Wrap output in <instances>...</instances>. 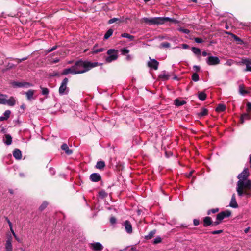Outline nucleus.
Returning <instances> with one entry per match:
<instances>
[{
  "instance_id": "nucleus-59",
  "label": "nucleus",
  "mask_w": 251,
  "mask_h": 251,
  "mask_svg": "<svg viewBox=\"0 0 251 251\" xmlns=\"http://www.w3.org/2000/svg\"><path fill=\"white\" fill-rule=\"evenodd\" d=\"M27 59V57H24L21 59H18V62L20 63L23 61Z\"/></svg>"
},
{
  "instance_id": "nucleus-27",
  "label": "nucleus",
  "mask_w": 251,
  "mask_h": 251,
  "mask_svg": "<svg viewBox=\"0 0 251 251\" xmlns=\"http://www.w3.org/2000/svg\"><path fill=\"white\" fill-rule=\"evenodd\" d=\"M226 109V106L222 104H219L216 108L217 112H223Z\"/></svg>"
},
{
  "instance_id": "nucleus-5",
  "label": "nucleus",
  "mask_w": 251,
  "mask_h": 251,
  "mask_svg": "<svg viewBox=\"0 0 251 251\" xmlns=\"http://www.w3.org/2000/svg\"><path fill=\"white\" fill-rule=\"evenodd\" d=\"M68 79L65 78L61 83L59 88V93L60 95H67L69 92V88L67 87Z\"/></svg>"
},
{
  "instance_id": "nucleus-34",
  "label": "nucleus",
  "mask_w": 251,
  "mask_h": 251,
  "mask_svg": "<svg viewBox=\"0 0 251 251\" xmlns=\"http://www.w3.org/2000/svg\"><path fill=\"white\" fill-rule=\"evenodd\" d=\"M207 113H208V110L205 108H202L201 110V111L198 113V115L199 117H202V116L206 115L207 114Z\"/></svg>"
},
{
  "instance_id": "nucleus-8",
  "label": "nucleus",
  "mask_w": 251,
  "mask_h": 251,
  "mask_svg": "<svg viewBox=\"0 0 251 251\" xmlns=\"http://www.w3.org/2000/svg\"><path fill=\"white\" fill-rule=\"evenodd\" d=\"M123 225L126 233L128 234H131L132 233V226L131 223L128 220H126L124 222Z\"/></svg>"
},
{
  "instance_id": "nucleus-63",
  "label": "nucleus",
  "mask_w": 251,
  "mask_h": 251,
  "mask_svg": "<svg viewBox=\"0 0 251 251\" xmlns=\"http://www.w3.org/2000/svg\"><path fill=\"white\" fill-rule=\"evenodd\" d=\"M221 222V221H218L216 220V221L215 222H214V223L213 224V225L214 226H216V225H218L220 224V223Z\"/></svg>"
},
{
  "instance_id": "nucleus-29",
  "label": "nucleus",
  "mask_w": 251,
  "mask_h": 251,
  "mask_svg": "<svg viewBox=\"0 0 251 251\" xmlns=\"http://www.w3.org/2000/svg\"><path fill=\"white\" fill-rule=\"evenodd\" d=\"M229 34L232 35V37L233 38L234 40L238 42V44H242L243 43V40L239 37H238L237 36L232 33Z\"/></svg>"
},
{
  "instance_id": "nucleus-18",
  "label": "nucleus",
  "mask_w": 251,
  "mask_h": 251,
  "mask_svg": "<svg viewBox=\"0 0 251 251\" xmlns=\"http://www.w3.org/2000/svg\"><path fill=\"white\" fill-rule=\"evenodd\" d=\"M77 72H75V70L73 66L71 68L64 69L62 73V75H67L69 74H75V73Z\"/></svg>"
},
{
  "instance_id": "nucleus-40",
  "label": "nucleus",
  "mask_w": 251,
  "mask_h": 251,
  "mask_svg": "<svg viewBox=\"0 0 251 251\" xmlns=\"http://www.w3.org/2000/svg\"><path fill=\"white\" fill-rule=\"evenodd\" d=\"M121 54L125 55L129 52V50L127 48H124L121 50Z\"/></svg>"
},
{
  "instance_id": "nucleus-1",
  "label": "nucleus",
  "mask_w": 251,
  "mask_h": 251,
  "mask_svg": "<svg viewBox=\"0 0 251 251\" xmlns=\"http://www.w3.org/2000/svg\"><path fill=\"white\" fill-rule=\"evenodd\" d=\"M249 175V169L246 168L237 176L238 181L236 189L239 197H251V180L248 179Z\"/></svg>"
},
{
  "instance_id": "nucleus-4",
  "label": "nucleus",
  "mask_w": 251,
  "mask_h": 251,
  "mask_svg": "<svg viewBox=\"0 0 251 251\" xmlns=\"http://www.w3.org/2000/svg\"><path fill=\"white\" fill-rule=\"evenodd\" d=\"M108 56L105 58L107 63H110L118 58V50L115 49H109L107 51Z\"/></svg>"
},
{
  "instance_id": "nucleus-20",
  "label": "nucleus",
  "mask_w": 251,
  "mask_h": 251,
  "mask_svg": "<svg viewBox=\"0 0 251 251\" xmlns=\"http://www.w3.org/2000/svg\"><path fill=\"white\" fill-rule=\"evenodd\" d=\"M12 139V137L10 134H6L3 141L6 145L9 146L11 144Z\"/></svg>"
},
{
  "instance_id": "nucleus-2",
  "label": "nucleus",
  "mask_w": 251,
  "mask_h": 251,
  "mask_svg": "<svg viewBox=\"0 0 251 251\" xmlns=\"http://www.w3.org/2000/svg\"><path fill=\"white\" fill-rule=\"evenodd\" d=\"M142 21L148 24L149 25H162L166 22H172L175 24H177L178 23L177 20L174 18L163 17H157L151 18L144 17L142 19Z\"/></svg>"
},
{
  "instance_id": "nucleus-11",
  "label": "nucleus",
  "mask_w": 251,
  "mask_h": 251,
  "mask_svg": "<svg viewBox=\"0 0 251 251\" xmlns=\"http://www.w3.org/2000/svg\"><path fill=\"white\" fill-rule=\"evenodd\" d=\"M90 179L92 182H97L100 180L101 176L98 173H94L90 176Z\"/></svg>"
},
{
  "instance_id": "nucleus-62",
  "label": "nucleus",
  "mask_w": 251,
  "mask_h": 251,
  "mask_svg": "<svg viewBox=\"0 0 251 251\" xmlns=\"http://www.w3.org/2000/svg\"><path fill=\"white\" fill-rule=\"evenodd\" d=\"M50 172L51 175H54L55 174V171L53 168H50Z\"/></svg>"
},
{
  "instance_id": "nucleus-47",
  "label": "nucleus",
  "mask_w": 251,
  "mask_h": 251,
  "mask_svg": "<svg viewBox=\"0 0 251 251\" xmlns=\"http://www.w3.org/2000/svg\"><path fill=\"white\" fill-rule=\"evenodd\" d=\"M47 205H48V203L46 201H44V202H43V203L40 206L39 209L41 211H42L44 209H45V208L47 207Z\"/></svg>"
},
{
  "instance_id": "nucleus-32",
  "label": "nucleus",
  "mask_w": 251,
  "mask_h": 251,
  "mask_svg": "<svg viewBox=\"0 0 251 251\" xmlns=\"http://www.w3.org/2000/svg\"><path fill=\"white\" fill-rule=\"evenodd\" d=\"M191 50L195 55H200L201 52V50L196 47H192L191 48Z\"/></svg>"
},
{
  "instance_id": "nucleus-58",
  "label": "nucleus",
  "mask_w": 251,
  "mask_h": 251,
  "mask_svg": "<svg viewBox=\"0 0 251 251\" xmlns=\"http://www.w3.org/2000/svg\"><path fill=\"white\" fill-rule=\"evenodd\" d=\"M182 47L184 49H187L189 48V46L186 44H182Z\"/></svg>"
},
{
  "instance_id": "nucleus-54",
  "label": "nucleus",
  "mask_w": 251,
  "mask_h": 251,
  "mask_svg": "<svg viewBox=\"0 0 251 251\" xmlns=\"http://www.w3.org/2000/svg\"><path fill=\"white\" fill-rule=\"evenodd\" d=\"M133 59V56L131 55H127L126 57V60L127 61H131Z\"/></svg>"
},
{
  "instance_id": "nucleus-37",
  "label": "nucleus",
  "mask_w": 251,
  "mask_h": 251,
  "mask_svg": "<svg viewBox=\"0 0 251 251\" xmlns=\"http://www.w3.org/2000/svg\"><path fill=\"white\" fill-rule=\"evenodd\" d=\"M192 80L195 82H197L199 80V75L197 73H194L192 76Z\"/></svg>"
},
{
  "instance_id": "nucleus-26",
  "label": "nucleus",
  "mask_w": 251,
  "mask_h": 251,
  "mask_svg": "<svg viewBox=\"0 0 251 251\" xmlns=\"http://www.w3.org/2000/svg\"><path fill=\"white\" fill-rule=\"evenodd\" d=\"M105 163L104 161H100L97 162L96 167L97 169H102L105 167Z\"/></svg>"
},
{
  "instance_id": "nucleus-25",
  "label": "nucleus",
  "mask_w": 251,
  "mask_h": 251,
  "mask_svg": "<svg viewBox=\"0 0 251 251\" xmlns=\"http://www.w3.org/2000/svg\"><path fill=\"white\" fill-rule=\"evenodd\" d=\"M123 38H128L130 41H133L134 39V36L127 33H124L121 34Z\"/></svg>"
},
{
  "instance_id": "nucleus-56",
  "label": "nucleus",
  "mask_w": 251,
  "mask_h": 251,
  "mask_svg": "<svg viewBox=\"0 0 251 251\" xmlns=\"http://www.w3.org/2000/svg\"><path fill=\"white\" fill-rule=\"evenodd\" d=\"M193 223L195 226H198L200 224L199 220L198 219H194L193 220Z\"/></svg>"
},
{
  "instance_id": "nucleus-57",
  "label": "nucleus",
  "mask_w": 251,
  "mask_h": 251,
  "mask_svg": "<svg viewBox=\"0 0 251 251\" xmlns=\"http://www.w3.org/2000/svg\"><path fill=\"white\" fill-rule=\"evenodd\" d=\"M193 68L195 71H199L200 70V67L199 66L195 65L193 67Z\"/></svg>"
},
{
  "instance_id": "nucleus-53",
  "label": "nucleus",
  "mask_w": 251,
  "mask_h": 251,
  "mask_svg": "<svg viewBox=\"0 0 251 251\" xmlns=\"http://www.w3.org/2000/svg\"><path fill=\"white\" fill-rule=\"evenodd\" d=\"M223 232L222 230H214L212 232V234L215 235L222 233Z\"/></svg>"
},
{
  "instance_id": "nucleus-28",
  "label": "nucleus",
  "mask_w": 251,
  "mask_h": 251,
  "mask_svg": "<svg viewBox=\"0 0 251 251\" xmlns=\"http://www.w3.org/2000/svg\"><path fill=\"white\" fill-rule=\"evenodd\" d=\"M113 30L112 29H108L104 36V39H108L113 34Z\"/></svg>"
},
{
  "instance_id": "nucleus-49",
  "label": "nucleus",
  "mask_w": 251,
  "mask_h": 251,
  "mask_svg": "<svg viewBox=\"0 0 251 251\" xmlns=\"http://www.w3.org/2000/svg\"><path fill=\"white\" fill-rule=\"evenodd\" d=\"M42 94L43 95H47L49 94V90L47 88H41Z\"/></svg>"
},
{
  "instance_id": "nucleus-64",
  "label": "nucleus",
  "mask_w": 251,
  "mask_h": 251,
  "mask_svg": "<svg viewBox=\"0 0 251 251\" xmlns=\"http://www.w3.org/2000/svg\"><path fill=\"white\" fill-rule=\"evenodd\" d=\"M9 228H10V231H11V233L12 234L13 236H14V234H16L12 227H11Z\"/></svg>"
},
{
  "instance_id": "nucleus-55",
  "label": "nucleus",
  "mask_w": 251,
  "mask_h": 251,
  "mask_svg": "<svg viewBox=\"0 0 251 251\" xmlns=\"http://www.w3.org/2000/svg\"><path fill=\"white\" fill-rule=\"evenodd\" d=\"M6 221H7V222L9 225V228H10L11 227H12V223L10 222V221L9 220V219L7 217H6Z\"/></svg>"
},
{
  "instance_id": "nucleus-31",
  "label": "nucleus",
  "mask_w": 251,
  "mask_h": 251,
  "mask_svg": "<svg viewBox=\"0 0 251 251\" xmlns=\"http://www.w3.org/2000/svg\"><path fill=\"white\" fill-rule=\"evenodd\" d=\"M7 97V96L6 95L0 93V104H5V99Z\"/></svg>"
},
{
  "instance_id": "nucleus-50",
  "label": "nucleus",
  "mask_w": 251,
  "mask_h": 251,
  "mask_svg": "<svg viewBox=\"0 0 251 251\" xmlns=\"http://www.w3.org/2000/svg\"><path fill=\"white\" fill-rule=\"evenodd\" d=\"M110 222L112 224H114L116 223V219L114 217H111L110 218Z\"/></svg>"
},
{
  "instance_id": "nucleus-12",
  "label": "nucleus",
  "mask_w": 251,
  "mask_h": 251,
  "mask_svg": "<svg viewBox=\"0 0 251 251\" xmlns=\"http://www.w3.org/2000/svg\"><path fill=\"white\" fill-rule=\"evenodd\" d=\"M241 62L246 66L245 71L251 72V66H250L251 65V59H243Z\"/></svg>"
},
{
  "instance_id": "nucleus-61",
  "label": "nucleus",
  "mask_w": 251,
  "mask_h": 251,
  "mask_svg": "<svg viewBox=\"0 0 251 251\" xmlns=\"http://www.w3.org/2000/svg\"><path fill=\"white\" fill-rule=\"evenodd\" d=\"M14 238L18 242H21V240L19 239V238L16 235V234H14L13 236Z\"/></svg>"
},
{
  "instance_id": "nucleus-36",
  "label": "nucleus",
  "mask_w": 251,
  "mask_h": 251,
  "mask_svg": "<svg viewBox=\"0 0 251 251\" xmlns=\"http://www.w3.org/2000/svg\"><path fill=\"white\" fill-rule=\"evenodd\" d=\"M5 251H13L12 243H5Z\"/></svg>"
},
{
  "instance_id": "nucleus-14",
  "label": "nucleus",
  "mask_w": 251,
  "mask_h": 251,
  "mask_svg": "<svg viewBox=\"0 0 251 251\" xmlns=\"http://www.w3.org/2000/svg\"><path fill=\"white\" fill-rule=\"evenodd\" d=\"M13 85L17 87H28L32 86V84L28 82H15Z\"/></svg>"
},
{
  "instance_id": "nucleus-10",
  "label": "nucleus",
  "mask_w": 251,
  "mask_h": 251,
  "mask_svg": "<svg viewBox=\"0 0 251 251\" xmlns=\"http://www.w3.org/2000/svg\"><path fill=\"white\" fill-rule=\"evenodd\" d=\"M150 61L148 62V65L150 68H153L154 70H156L158 69L159 63L156 60L154 59H151L150 58Z\"/></svg>"
},
{
  "instance_id": "nucleus-42",
  "label": "nucleus",
  "mask_w": 251,
  "mask_h": 251,
  "mask_svg": "<svg viewBox=\"0 0 251 251\" xmlns=\"http://www.w3.org/2000/svg\"><path fill=\"white\" fill-rule=\"evenodd\" d=\"M7 239L6 241V243H12V236L10 234L7 233L6 235Z\"/></svg>"
},
{
  "instance_id": "nucleus-33",
  "label": "nucleus",
  "mask_w": 251,
  "mask_h": 251,
  "mask_svg": "<svg viewBox=\"0 0 251 251\" xmlns=\"http://www.w3.org/2000/svg\"><path fill=\"white\" fill-rule=\"evenodd\" d=\"M155 233V230L151 231L147 235L145 236V239H151Z\"/></svg>"
},
{
  "instance_id": "nucleus-41",
  "label": "nucleus",
  "mask_w": 251,
  "mask_h": 251,
  "mask_svg": "<svg viewBox=\"0 0 251 251\" xmlns=\"http://www.w3.org/2000/svg\"><path fill=\"white\" fill-rule=\"evenodd\" d=\"M104 50V49L102 48H100L99 49H96V47H94L93 50V53H98L99 52H102Z\"/></svg>"
},
{
  "instance_id": "nucleus-9",
  "label": "nucleus",
  "mask_w": 251,
  "mask_h": 251,
  "mask_svg": "<svg viewBox=\"0 0 251 251\" xmlns=\"http://www.w3.org/2000/svg\"><path fill=\"white\" fill-rule=\"evenodd\" d=\"M90 248L95 251H101L103 247L100 242H94L90 244Z\"/></svg>"
},
{
  "instance_id": "nucleus-38",
  "label": "nucleus",
  "mask_w": 251,
  "mask_h": 251,
  "mask_svg": "<svg viewBox=\"0 0 251 251\" xmlns=\"http://www.w3.org/2000/svg\"><path fill=\"white\" fill-rule=\"evenodd\" d=\"M239 92L242 95H245L248 93V91L244 89V87L242 85L239 86Z\"/></svg>"
},
{
  "instance_id": "nucleus-46",
  "label": "nucleus",
  "mask_w": 251,
  "mask_h": 251,
  "mask_svg": "<svg viewBox=\"0 0 251 251\" xmlns=\"http://www.w3.org/2000/svg\"><path fill=\"white\" fill-rule=\"evenodd\" d=\"M218 211H219V208H218L211 209L207 211V214L209 215L211 214V213H215L216 212H218Z\"/></svg>"
},
{
  "instance_id": "nucleus-52",
  "label": "nucleus",
  "mask_w": 251,
  "mask_h": 251,
  "mask_svg": "<svg viewBox=\"0 0 251 251\" xmlns=\"http://www.w3.org/2000/svg\"><path fill=\"white\" fill-rule=\"evenodd\" d=\"M247 111L250 112L251 111V103L248 102L247 103Z\"/></svg>"
},
{
  "instance_id": "nucleus-7",
  "label": "nucleus",
  "mask_w": 251,
  "mask_h": 251,
  "mask_svg": "<svg viewBox=\"0 0 251 251\" xmlns=\"http://www.w3.org/2000/svg\"><path fill=\"white\" fill-rule=\"evenodd\" d=\"M231 214L230 211L226 210L218 213L216 216V220L221 221L225 218L229 217Z\"/></svg>"
},
{
  "instance_id": "nucleus-23",
  "label": "nucleus",
  "mask_w": 251,
  "mask_h": 251,
  "mask_svg": "<svg viewBox=\"0 0 251 251\" xmlns=\"http://www.w3.org/2000/svg\"><path fill=\"white\" fill-rule=\"evenodd\" d=\"M212 224L210 217H205L203 219V226L207 227Z\"/></svg>"
},
{
  "instance_id": "nucleus-15",
  "label": "nucleus",
  "mask_w": 251,
  "mask_h": 251,
  "mask_svg": "<svg viewBox=\"0 0 251 251\" xmlns=\"http://www.w3.org/2000/svg\"><path fill=\"white\" fill-rule=\"evenodd\" d=\"M34 92V90L30 89L25 93V94L26 95L28 100L31 101V100L35 99L33 97Z\"/></svg>"
},
{
  "instance_id": "nucleus-21",
  "label": "nucleus",
  "mask_w": 251,
  "mask_h": 251,
  "mask_svg": "<svg viewBox=\"0 0 251 251\" xmlns=\"http://www.w3.org/2000/svg\"><path fill=\"white\" fill-rule=\"evenodd\" d=\"M4 105H8L9 106H13L15 104L16 100L14 97H11L8 100L5 99Z\"/></svg>"
},
{
  "instance_id": "nucleus-30",
  "label": "nucleus",
  "mask_w": 251,
  "mask_h": 251,
  "mask_svg": "<svg viewBox=\"0 0 251 251\" xmlns=\"http://www.w3.org/2000/svg\"><path fill=\"white\" fill-rule=\"evenodd\" d=\"M206 95L203 92H200L198 93V98L201 100H204L206 99Z\"/></svg>"
},
{
  "instance_id": "nucleus-16",
  "label": "nucleus",
  "mask_w": 251,
  "mask_h": 251,
  "mask_svg": "<svg viewBox=\"0 0 251 251\" xmlns=\"http://www.w3.org/2000/svg\"><path fill=\"white\" fill-rule=\"evenodd\" d=\"M13 155L14 157L17 160H20L22 158V153L21 151L18 149H15L13 151Z\"/></svg>"
},
{
  "instance_id": "nucleus-19",
  "label": "nucleus",
  "mask_w": 251,
  "mask_h": 251,
  "mask_svg": "<svg viewBox=\"0 0 251 251\" xmlns=\"http://www.w3.org/2000/svg\"><path fill=\"white\" fill-rule=\"evenodd\" d=\"M170 75L165 71H163L159 75V78L162 81H166L169 79Z\"/></svg>"
},
{
  "instance_id": "nucleus-45",
  "label": "nucleus",
  "mask_w": 251,
  "mask_h": 251,
  "mask_svg": "<svg viewBox=\"0 0 251 251\" xmlns=\"http://www.w3.org/2000/svg\"><path fill=\"white\" fill-rule=\"evenodd\" d=\"M161 241H162L161 238L158 236L154 239L153 243L154 244H156L160 243Z\"/></svg>"
},
{
  "instance_id": "nucleus-44",
  "label": "nucleus",
  "mask_w": 251,
  "mask_h": 251,
  "mask_svg": "<svg viewBox=\"0 0 251 251\" xmlns=\"http://www.w3.org/2000/svg\"><path fill=\"white\" fill-rule=\"evenodd\" d=\"M161 48H166L170 47V44L168 42H163L160 45Z\"/></svg>"
},
{
  "instance_id": "nucleus-22",
  "label": "nucleus",
  "mask_w": 251,
  "mask_h": 251,
  "mask_svg": "<svg viewBox=\"0 0 251 251\" xmlns=\"http://www.w3.org/2000/svg\"><path fill=\"white\" fill-rule=\"evenodd\" d=\"M10 113L11 111L10 110H6L3 113V116L0 117V122L7 120L9 118Z\"/></svg>"
},
{
  "instance_id": "nucleus-60",
  "label": "nucleus",
  "mask_w": 251,
  "mask_h": 251,
  "mask_svg": "<svg viewBox=\"0 0 251 251\" xmlns=\"http://www.w3.org/2000/svg\"><path fill=\"white\" fill-rule=\"evenodd\" d=\"M59 61V59L56 58L53 59V60H52L51 61V63H56L58 62Z\"/></svg>"
},
{
  "instance_id": "nucleus-51",
  "label": "nucleus",
  "mask_w": 251,
  "mask_h": 251,
  "mask_svg": "<svg viewBox=\"0 0 251 251\" xmlns=\"http://www.w3.org/2000/svg\"><path fill=\"white\" fill-rule=\"evenodd\" d=\"M194 40L197 43H201L203 42V40L200 38H195Z\"/></svg>"
},
{
  "instance_id": "nucleus-13",
  "label": "nucleus",
  "mask_w": 251,
  "mask_h": 251,
  "mask_svg": "<svg viewBox=\"0 0 251 251\" xmlns=\"http://www.w3.org/2000/svg\"><path fill=\"white\" fill-rule=\"evenodd\" d=\"M229 206L233 208H237L238 207V205L236 201L235 194H233L232 195L231 201L229 203Z\"/></svg>"
},
{
  "instance_id": "nucleus-6",
  "label": "nucleus",
  "mask_w": 251,
  "mask_h": 251,
  "mask_svg": "<svg viewBox=\"0 0 251 251\" xmlns=\"http://www.w3.org/2000/svg\"><path fill=\"white\" fill-rule=\"evenodd\" d=\"M206 62L208 65H216L220 63V59L217 56H209L206 59Z\"/></svg>"
},
{
  "instance_id": "nucleus-17",
  "label": "nucleus",
  "mask_w": 251,
  "mask_h": 251,
  "mask_svg": "<svg viewBox=\"0 0 251 251\" xmlns=\"http://www.w3.org/2000/svg\"><path fill=\"white\" fill-rule=\"evenodd\" d=\"M61 148L62 150L64 151L65 152L67 155H71L73 152L72 150L70 149L68 145L65 143L61 145Z\"/></svg>"
},
{
  "instance_id": "nucleus-48",
  "label": "nucleus",
  "mask_w": 251,
  "mask_h": 251,
  "mask_svg": "<svg viewBox=\"0 0 251 251\" xmlns=\"http://www.w3.org/2000/svg\"><path fill=\"white\" fill-rule=\"evenodd\" d=\"M57 46H54L52 47L51 48L47 50H46V53L47 54L50 52H51L53 51V50H56L57 49Z\"/></svg>"
},
{
  "instance_id": "nucleus-24",
  "label": "nucleus",
  "mask_w": 251,
  "mask_h": 251,
  "mask_svg": "<svg viewBox=\"0 0 251 251\" xmlns=\"http://www.w3.org/2000/svg\"><path fill=\"white\" fill-rule=\"evenodd\" d=\"M251 119V116L248 113H244L241 115L240 121L241 123L243 124L245 120Z\"/></svg>"
},
{
  "instance_id": "nucleus-35",
  "label": "nucleus",
  "mask_w": 251,
  "mask_h": 251,
  "mask_svg": "<svg viewBox=\"0 0 251 251\" xmlns=\"http://www.w3.org/2000/svg\"><path fill=\"white\" fill-rule=\"evenodd\" d=\"M175 104L177 106H180L181 105H184L185 103V102L184 101H180L178 99H176L175 100Z\"/></svg>"
},
{
  "instance_id": "nucleus-3",
  "label": "nucleus",
  "mask_w": 251,
  "mask_h": 251,
  "mask_svg": "<svg viewBox=\"0 0 251 251\" xmlns=\"http://www.w3.org/2000/svg\"><path fill=\"white\" fill-rule=\"evenodd\" d=\"M97 63H91L90 62H85L82 60H79L75 62L73 67L75 72H79L75 74H82L87 72L90 69L96 67Z\"/></svg>"
},
{
  "instance_id": "nucleus-39",
  "label": "nucleus",
  "mask_w": 251,
  "mask_h": 251,
  "mask_svg": "<svg viewBox=\"0 0 251 251\" xmlns=\"http://www.w3.org/2000/svg\"><path fill=\"white\" fill-rule=\"evenodd\" d=\"M117 21H119V22H121L122 21L119 18H112L111 19H110L108 21V24H113L114 23V22H116Z\"/></svg>"
},
{
  "instance_id": "nucleus-43",
  "label": "nucleus",
  "mask_w": 251,
  "mask_h": 251,
  "mask_svg": "<svg viewBox=\"0 0 251 251\" xmlns=\"http://www.w3.org/2000/svg\"><path fill=\"white\" fill-rule=\"evenodd\" d=\"M178 30L180 32H181L183 33L187 34H188L190 33V30L189 29H185V28H184L182 27L179 28L178 29Z\"/></svg>"
}]
</instances>
